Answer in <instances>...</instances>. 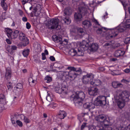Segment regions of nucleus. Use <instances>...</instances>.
<instances>
[{"label": "nucleus", "instance_id": "a211bd4d", "mask_svg": "<svg viewBox=\"0 0 130 130\" xmlns=\"http://www.w3.org/2000/svg\"><path fill=\"white\" fill-rule=\"evenodd\" d=\"M83 106L85 108L88 109L89 111L95 108L94 105L91 103L87 102L84 104Z\"/></svg>", "mask_w": 130, "mask_h": 130}, {"label": "nucleus", "instance_id": "3c124183", "mask_svg": "<svg viewBox=\"0 0 130 130\" xmlns=\"http://www.w3.org/2000/svg\"><path fill=\"white\" fill-rule=\"evenodd\" d=\"M121 82L122 83H127L129 82V79H123L121 80Z\"/></svg>", "mask_w": 130, "mask_h": 130}, {"label": "nucleus", "instance_id": "f03ea898", "mask_svg": "<svg viewBox=\"0 0 130 130\" xmlns=\"http://www.w3.org/2000/svg\"><path fill=\"white\" fill-rule=\"evenodd\" d=\"M88 7L82 3L79 7V13H76L74 15V19L77 22L81 21L83 19L82 13L84 15L87 14L88 12Z\"/></svg>", "mask_w": 130, "mask_h": 130}, {"label": "nucleus", "instance_id": "f3484780", "mask_svg": "<svg viewBox=\"0 0 130 130\" xmlns=\"http://www.w3.org/2000/svg\"><path fill=\"white\" fill-rule=\"evenodd\" d=\"M20 39L23 41L25 42V45H24L25 46L27 44L29 43V40L25 36V35L23 32H21L19 34Z\"/></svg>", "mask_w": 130, "mask_h": 130}, {"label": "nucleus", "instance_id": "bf43d9fd", "mask_svg": "<svg viewBox=\"0 0 130 130\" xmlns=\"http://www.w3.org/2000/svg\"><path fill=\"white\" fill-rule=\"evenodd\" d=\"M23 5H24L28 2V0H21Z\"/></svg>", "mask_w": 130, "mask_h": 130}, {"label": "nucleus", "instance_id": "0e129e2a", "mask_svg": "<svg viewBox=\"0 0 130 130\" xmlns=\"http://www.w3.org/2000/svg\"><path fill=\"white\" fill-rule=\"evenodd\" d=\"M19 12L20 15L21 16L23 14V12L21 10H19Z\"/></svg>", "mask_w": 130, "mask_h": 130}, {"label": "nucleus", "instance_id": "1a4fd4ad", "mask_svg": "<svg viewBox=\"0 0 130 130\" xmlns=\"http://www.w3.org/2000/svg\"><path fill=\"white\" fill-rule=\"evenodd\" d=\"M58 93L60 94V96L63 98H65L67 94L68 91V88L63 85H61L59 87L57 88Z\"/></svg>", "mask_w": 130, "mask_h": 130}, {"label": "nucleus", "instance_id": "473e14b6", "mask_svg": "<svg viewBox=\"0 0 130 130\" xmlns=\"http://www.w3.org/2000/svg\"><path fill=\"white\" fill-rule=\"evenodd\" d=\"M6 0H1V5L3 8L5 10H6L7 9V6L6 3L5 1Z\"/></svg>", "mask_w": 130, "mask_h": 130}, {"label": "nucleus", "instance_id": "c9c22d12", "mask_svg": "<svg viewBox=\"0 0 130 130\" xmlns=\"http://www.w3.org/2000/svg\"><path fill=\"white\" fill-rule=\"evenodd\" d=\"M106 29L107 28L105 27H102L101 28H99L96 32L98 34H101L103 32H105Z\"/></svg>", "mask_w": 130, "mask_h": 130}, {"label": "nucleus", "instance_id": "ddd939ff", "mask_svg": "<svg viewBox=\"0 0 130 130\" xmlns=\"http://www.w3.org/2000/svg\"><path fill=\"white\" fill-rule=\"evenodd\" d=\"M88 91L89 94L91 95H96L98 93V89L94 87H90L88 89Z\"/></svg>", "mask_w": 130, "mask_h": 130}, {"label": "nucleus", "instance_id": "4c0bfd02", "mask_svg": "<svg viewBox=\"0 0 130 130\" xmlns=\"http://www.w3.org/2000/svg\"><path fill=\"white\" fill-rule=\"evenodd\" d=\"M88 113H82L78 115V118L80 122L82 121L84 119V116L85 115L88 116Z\"/></svg>", "mask_w": 130, "mask_h": 130}, {"label": "nucleus", "instance_id": "39448f33", "mask_svg": "<svg viewBox=\"0 0 130 130\" xmlns=\"http://www.w3.org/2000/svg\"><path fill=\"white\" fill-rule=\"evenodd\" d=\"M72 10L69 8H67L64 10V14L65 17L61 18V22L62 23H64L67 24H69L71 22V20L67 16L71 15L72 13Z\"/></svg>", "mask_w": 130, "mask_h": 130}, {"label": "nucleus", "instance_id": "ea45409f", "mask_svg": "<svg viewBox=\"0 0 130 130\" xmlns=\"http://www.w3.org/2000/svg\"><path fill=\"white\" fill-rule=\"evenodd\" d=\"M29 52V50L28 49L24 50L22 53L24 56L25 57H27L28 55Z\"/></svg>", "mask_w": 130, "mask_h": 130}, {"label": "nucleus", "instance_id": "f704fd0d", "mask_svg": "<svg viewBox=\"0 0 130 130\" xmlns=\"http://www.w3.org/2000/svg\"><path fill=\"white\" fill-rule=\"evenodd\" d=\"M113 45L112 44L111 42L106 43L104 46V47L106 49L110 48L112 47Z\"/></svg>", "mask_w": 130, "mask_h": 130}, {"label": "nucleus", "instance_id": "dca6fc26", "mask_svg": "<svg viewBox=\"0 0 130 130\" xmlns=\"http://www.w3.org/2000/svg\"><path fill=\"white\" fill-rule=\"evenodd\" d=\"M98 118L99 122V125H101V122H102L104 123L105 121H106L108 122L107 125H111L109 124V121L107 120L108 119V118H107L105 115H102L100 116Z\"/></svg>", "mask_w": 130, "mask_h": 130}, {"label": "nucleus", "instance_id": "69168bd1", "mask_svg": "<svg viewBox=\"0 0 130 130\" xmlns=\"http://www.w3.org/2000/svg\"><path fill=\"white\" fill-rule=\"evenodd\" d=\"M44 53L46 55H48V51L46 50H45L44 51Z\"/></svg>", "mask_w": 130, "mask_h": 130}, {"label": "nucleus", "instance_id": "9b49d317", "mask_svg": "<svg viewBox=\"0 0 130 130\" xmlns=\"http://www.w3.org/2000/svg\"><path fill=\"white\" fill-rule=\"evenodd\" d=\"M108 122L106 121L104 123L101 122V125H99V127L97 126L96 129L97 130H112V129L111 125H107Z\"/></svg>", "mask_w": 130, "mask_h": 130}, {"label": "nucleus", "instance_id": "58836bf2", "mask_svg": "<svg viewBox=\"0 0 130 130\" xmlns=\"http://www.w3.org/2000/svg\"><path fill=\"white\" fill-rule=\"evenodd\" d=\"M69 54L72 56H76V51L74 49H72L69 52Z\"/></svg>", "mask_w": 130, "mask_h": 130}, {"label": "nucleus", "instance_id": "6ab92c4d", "mask_svg": "<svg viewBox=\"0 0 130 130\" xmlns=\"http://www.w3.org/2000/svg\"><path fill=\"white\" fill-rule=\"evenodd\" d=\"M17 46L14 45L9 46L7 47V51L8 53L12 55L14 52V51L17 49Z\"/></svg>", "mask_w": 130, "mask_h": 130}, {"label": "nucleus", "instance_id": "de8ad7c7", "mask_svg": "<svg viewBox=\"0 0 130 130\" xmlns=\"http://www.w3.org/2000/svg\"><path fill=\"white\" fill-rule=\"evenodd\" d=\"M16 123L20 127H22V126L23 124L22 122L21 121L17 120L16 121Z\"/></svg>", "mask_w": 130, "mask_h": 130}, {"label": "nucleus", "instance_id": "0eeeda50", "mask_svg": "<svg viewBox=\"0 0 130 130\" xmlns=\"http://www.w3.org/2000/svg\"><path fill=\"white\" fill-rule=\"evenodd\" d=\"M86 40H83L80 44V47L82 48V50L85 51L89 48V47L91 42L93 41V39L91 37L89 36L88 39L87 38Z\"/></svg>", "mask_w": 130, "mask_h": 130}, {"label": "nucleus", "instance_id": "bb28decb", "mask_svg": "<svg viewBox=\"0 0 130 130\" xmlns=\"http://www.w3.org/2000/svg\"><path fill=\"white\" fill-rule=\"evenodd\" d=\"M89 47L92 51L96 50L98 48V45L97 43H93V41L91 42Z\"/></svg>", "mask_w": 130, "mask_h": 130}, {"label": "nucleus", "instance_id": "e433bc0d", "mask_svg": "<svg viewBox=\"0 0 130 130\" xmlns=\"http://www.w3.org/2000/svg\"><path fill=\"white\" fill-rule=\"evenodd\" d=\"M5 30L7 36L9 38H10V37H11L10 36L12 32V30L9 28H7Z\"/></svg>", "mask_w": 130, "mask_h": 130}, {"label": "nucleus", "instance_id": "7c9ffc66", "mask_svg": "<svg viewBox=\"0 0 130 130\" xmlns=\"http://www.w3.org/2000/svg\"><path fill=\"white\" fill-rule=\"evenodd\" d=\"M0 103L4 105L6 104V98L4 95L2 94H0Z\"/></svg>", "mask_w": 130, "mask_h": 130}, {"label": "nucleus", "instance_id": "8fccbe9b", "mask_svg": "<svg viewBox=\"0 0 130 130\" xmlns=\"http://www.w3.org/2000/svg\"><path fill=\"white\" fill-rule=\"evenodd\" d=\"M124 42L126 44L130 43V37L126 38Z\"/></svg>", "mask_w": 130, "mask_h": 130}, {"label": "nucleus", "instance_id": "4d7b16f0", "mask_svg": "<svg viewBox=\"0 0 130 130\" xmlns=\"http://www.w3.org/2000/svg\"><path fill=\"white\" fill-rule=\"evenodd\" d=\"M86 123H84L82 125L81 127V129H83L86 126Z\"/></svg>", "mask_w": 130, "mask_h": 130}, {"label": "nucleus", "instance_id": "c85d7f7f", "mask_svg": "<svg viewBox=\"0 0 130 130\" xmlns=\"http://www.w3.org/2000/svg\"><path fill=\"white\" fill-rule=\"evenodd\" d=\"M124 51L121 50H118L116 51L114 54L115 56L116 57H118L120 56L123 55L124 54Z\"/></svg>", "mask_w": 130, "mask_h": 130}, {"label": "nucleus", "instance_id": "603ef678", "mask_svg": "<svg viewBox=\"0 0 130 130\" xmlns=\"http://www.w3.org/2000/svg\"><path fill=\"white\" fill-rule=\"evenodd\" d=\"M96 128L93 126H90L89 127V130H95Z\"/></svg>", "mask_w": 130, "mask_h": 130}, {"label": "nucleus", "instance_id": "412c9836", "mask_svg": "<svg viewBox=\"0 0 130 130\" xmlns=\"http://www.w3.org/2000/svg\"><path fill=\"white\" fill-rule=\"evenodd\" d=\"M41 6L39 5H37L36 7L34 8L33 12L35 13L36 16H37L41 12Z\"/></svg>", "mask_w": 130, "mask_h": 130}, {"label": "nucleus", "instance_id": "cd10ccee", "mask_svg": "<svg viewBox=\"0 0 130 130\" xmlns=\"http://www.w3.org/2000/svg\"><path fill=\"white\" fill-rule=\"evenodd\" d=\"M66 116V114L63 111H60L57 115L58 117L60 119H63Z\"/></svg>", "mask_w": 130, "mask_h": 130}, {"label": "nucleus", "instance_id": "393cba45", "mask_svg": "<svg viewBox=\"0 0 130 130\" xmlns=\"http://www.w3.org/2000/svg\"><path fill=\"white\" fill-rule=\"evenodd\" d=\"M68 69L71 70H73L76 73L78 74V75L81 74L82 72V70L80 68H79L78 69H76L73 67H68Z\"/></svg>", "mask_w": 130, "mask_h": 130}, {"label": "nucleus", "instance_id": "49530a36", "mask_svg": "<svg viewBox=\"0 0 130 130\" xmlns=\"http://www.w3.org/2000/svg\"><path fill=\"white\" fill-rule=\"evenodd\" d=\"M7 87L8 90L9 91H11L12 90L13 87L12 83L9 82V83L7 84Z\"/></svg>", "mask_w": 130, "mask_h": 130}, {"label": "nucleus", "instance_id": "e2e57ef3", "mask_svg": "<svg viewBox=\"0 0 130 130\" xmlns=\"http://www.w3.org/2000/svg\"><path fill=\"white\" fill-rule=\"evenodd\" d=\"M6 41L7 43L8 44H10L11 43V42L8 39H7L6 40Z\"/></svg>", "mask_w": 130, "mask_h": 130}, {"label": "nucleus", "instance_id": "864d4df0", "mask_svg": "<svg viewBox=\"0 0 130 130\" xmlns=\"http://www.w3.org/2000/svg\"><path fill=\"white\" fill-rule=\"evenodd\" d=\"M26 28L27 29H29L31 27V25L28 22L26 23Z\"/></svg>", "mask_w": 130, "mask_h": 130}, {"label": "nucleus", "instance_id": "09e8293b", "mask_svg": "<svg viewBox=\"0 0 130 130\" xmlns=\"http://www.w3.org/2000/svg\"><path fill=\"white\" fill-rule=\"evenodd\" d=\"M46 99L47 101L49 102H51L52 100V98H51L50 94L48 93L46 96Z\"/></svg>", "mask_w": 130, "mask_h": 130}, {"label": "nucleus", "instance_id": "4468645a", "mask_svg": "<svg viewBox=\"0 0 130 130\" xmlns=\"http://www.w3.org/2000/svg\"><path fill=\"white\" fill-rule=\"evenodd\" d=\"M121 91L122 93L120 95L118 94L119 97L125 101H128L129 100L128 98L129 96V93L126 91H124L123 92Z\"/></svg>", "mask_w": 130, "mask_h": 130}, {"label": "nucleus", "instance_id": "f8f14e48", "mask_svg": "<svg viewBox=\"0 0 130 130\" xmlns=\"http://www.w3.org/2000/svg\"><path fill=\"white\" fill-rule=\"evenodd\" d=\"M94 76L92 74H88L86 75L83 76L82 80L83 83L85 84H87L90 81L91 83V81H92V79L94 78Z\"/></svg>", "mask_w": 130, "mask_h": 130}, {"label": "nucleus", "instance_id": "79ce46f5", "mask_svg": "<svg viewBox=\"0 0 130 130\" xmlns=\"http://www.w3.org/2000/svg\"><path fill=\"white\" fill-rule=\"evenodd\" d=\"M80 50L79 49L78 50V52L76 51V56H80L83 55V51H84V50H82V48L80 47Z\"/></svg>", "mask_w": 130, "mask_h": 130}, {"label": "nucleus", "instance_id": "2f4dec72", "mask_svg": "<svg viewBox=\"0 0 130 130\" xmlns=\"http://www.w3.org/2000/svg\"><path fill=\"white\" fill-rule=\"evenodd\" d=\"M53 40L55 42H58L62 41V39L60 37L57 36L56 35H54L52 36Z\"/></svg>", "mask_w": 130, "mask_h": 130}, {"label": "nucleus", "instance_id": "338daca9", "mask_svg": "<svg viewBox=\"0 0 130 130\" xmlns=\"http://www.w3.org/2000/svg\"><path fill=\"white\" fill-rule=\"evenodd\" d=\"M22 72L24 73H25L27 72V70L26 69H24L22 70Z\"/></svg>", "mask_w": 130, "mask_h": 130}, {"label": "nucleus", "instance_id": "a878e982", "mask_svg": "<svg viewBox=\"0 0 130 130\" xmlns=\"http://www.w3.org/2000/svg\"><path fill=\"white\" fill-rule=\"evenodd\" d=\"M21 119L23 121L24 123L26 124L30 123L31 122V120L27 117L23 115H21Z\"/></svg>", "mask_w": 130, "mask_h": 130}, {"label": "nucleus", "instance_id": "052dcab7", "mask_svg": "<svg viewBox=\"0 0 130 130\" xmlns=\"http://www.w3.org/2000/svg\"><path fill=\"white\" fill-rule=\"evenodd\" d=\"M22 20L24 22H26L27 21V19L26 17H23L22 18Z\"/></svg>", "mask_w": 130, "mask_h": 130}, {"label": "nucleus", "instance_id": "774afa93", "mask_svg": "<svg viewBox=\"0 0 130 130\" xmlns=\"http://www.w3.org/2000/svg\"><path fill=\"white\" fill-rule=\"evenodd\" d=\"M53 105L52 104H49L47 105V107L49 108H50Z\"/></svg>", "mask_w": 130, "mask_h": 130}, {"label": "nucleus", "instance_id": "6e6552de", "mask_svg": "<svg viewBox=\"0 0 130 130\" xmlns=\"http://www.w3.org/2000/svg\"><path fill=\"white\" fill-rule=\"evenodd\" d=\"M106 104V97L104 96H100L97 97L94 102L95 105L103 106Z\"/></svg>", "mask_w": 130, "mask_h": 130}, {"label": "nucleus", "instance_id": "6e6d98bb", "mask_svg": "<svg viewBox=\"0 0 130 130\" xmlns=\"http://www.w3.org/2000/svg\"><path fill=\"white\" fill-rule=\"evenodd\" d=\"M42 59L43 60H44L46 58V57L45 56V54L44 53H42Z\"/></svg>", "mask_w": 130, "mask_h": 130}, {"label": "nucleus", "instance_id": "423d86ee", "mask_svg": "<svg viewBox=\"0 0 130 130\" xmlns=\"http://www.w3.org/2000/svg\"><path fill=\"white\" fill-rule=\"evenodd\" d=\"M121 93V90H118L116 91V94L114 96L117 105L120 108H122L124 107L125 103L126 102L121 99L119 96L118 94L120 95Z\"/></svg>", "mask_w": 130, "mask_h": 130}, {"label": "nucleus", "instance_id": "2eb2a0df", "mask_svg": "<svg viewBox=\"0 0 130 130\" xmlns=\"http://www.w3.org/2000/svg\"><path fill=\"white\" fill-rule=\"evenodd\" d=\"M23 88L22 84L21 83H18L14 87L13 91L16 94L19 93L22 91Z\"/></svg>", "mask_w": 130, "mask_h": 130}, {"label": "nucleus", "instance_id": "4be33fe9", "mask_svg": "<svg viewBox=\"0 0 130 130\" xmlns=\"http://www.w3.org/2000/svg\"><path fill=\"white\" fill-rule=\"evenodd\" d=\"M78 74L76 73L73 70H71L69 72V78L73 79H75Z\"/></svg>", "mask_w": 130, "mask_h": 130}, {"label": "nucleus", "instance_id": "5fc2aeb1", "mask_svg": "<svg viewBox=\"0 0 130 130\" xmlns=\"http://www.w3.org/2000/svg\"><path fill=\"white\" fill-rule=\"evenodd\" d=\"M123 71L126 73H128L130 72V70L129 69L127 68L124 70Z\"/></svg>", "mask_w": 130, "mask_h": 130}, {"label": "nucleus", "instance_id": "680f3d73", "mask_svg": "<svg viewBox=\"0 0 130 130\" xmlns=\"http://www.w3.org/2000/svg\"><path fill=\"white\" fill-rule=\"evenodd\" d=\"M124 130H130V124L126 127Z\"/></svg>", "mask_w": 130, "mask_h": 130}, {"label": "nucleus", "instance_id": "9d476101", "mask_svg": "<svg viewBox=\"0 0 130 130\" xmlns=\"http://www.w3.org/2000/svg\"><path fill=\"white\" fill-rule=\"evenodd\" d=\"M59 20L57 18L51 19L50 21L51 25H49V28L51 29L56 28L58 30L60 28V26L58 25Z\"/></svg>", "mask_w": 130, "mask_h": 130}, {"label": "nucleus", "instance_id": "72a5a7b5", "mask_svg": "<svg viewBox=\"0 0 130 130\" xmlns=\"http://www.w3.org/2000/svg\"><path fill=\"white\" fill-rule=\"evenodd\" d=\"M11 76V71L10 70L6 69L5 77L7 79L10 78Z\"/></svg>", "mask_w": 130, "mask_h": 130}, {"label": "nucleus", "instance_id": "f257e3e1", "mask_svg": "<svg viewBox=\"0 0 130 130\" xmlns=\"http://www.w3.org/2000/svg\"><path fill=\"white\" fill-rule=\"evenodd\" d=\"M129 27L130 19H128L126 20L125 23H121L118 27L110 31L109 33H107L106 35V39L115 37L118 35L119 32H123L127 28Z\"/></svg>", "mask_w": 130, "mask_h": 130}, {"label": "nucleus", "instance_id": "13d9d810", "mask_svg": "<svg viewBox=\"0 0 130 130\" xmlns=\"http://www.w3.org/2000/svg\"><path fill=\"white\" fill-rule=\"evenodd\" d=\"M50 59L52 61H54L55 60V57L53 56H51L50 57Z\"/></svg>", "mask_w": 130, "mask_h": 130}, {"label": "nucleus", "instance_id": "7ed1b4c3", "mask_svg": "<svg viewBox=\"0 0 130 130\" xmlns=\"http://www.w3.org/2000/svg\"><path fill=\"white\" fill-rule=\"evenodd\" d=\"M85 95L83 92H80L73 94L71 96V100L74 101L76 104H78L80 105L82 104V101L85 98Z\"/></svg>", "mask_w": 130, "mask_h": 130}, {"label": "nucleus", "instance_id": "c03bdc74", "mask_svg": "<svg viewBox=\"0 0 130 130\" xmlns=\"http://www.w3.org/2000/svg\"><path fill=\"white\" fill-rule=\"evenodd\" d=\"M121 85V83L118 84L116 82H113L112 83V86L115 88H116Z\"/></svg>", "mask_w": 130, "mask_h": 130}, {"label": "nucleus", "instance_id": "a19ab883", "mask_svg": "<svg viewBox=\"0 0 130 130\" xmlns=\"http://www.w3.org/2000/svg\"><path fill=\"white\" fill-rule=\"evenodd\" d=\"M11 119L12 123L13 124H15L16 121L17 120V116H12L11 117Z\"/></svg>", "mask_w": 130, "mask_h": 130}, {"label": "nucleus", "instance_id": "37998d69", "mask_svg": "<svg viewBox=\"0 0 130 130\" xmlns=\"http://www.w3.org/2000/svg\"><path fill=\"white\" fill-rule=\"evenodd\" d=\"M45 80L46 83H48L52 80V78L50 76L47 75L45 78Z\"/></svg>", "mask_w": 130, "mask_h": 130}, {"label": "nucleus", "instance_id": "5701e85b", "mask_svg": "<svg viewBox=\"0 0 130 130\" xmlns=\"http://www.w3.org/2000/svg\"><path fill=\"white\" fill-rule=\"evenodd\" d=\"M69 72H62L59 73L60 78L62 79H65L67 78H69Z\"/></svg>", "mask_w": 130, "mask_h": 130}, {"label": "nucleus", "instance_id": "a18cd8bd", "mask_svg": "<svg viewBox=\"0 0 130 130\" xmlns=\"http://www.w3.org/2000/svg\"><path fill=\"white\" fill-rule=\"evenodd\" d=\"M92 21L94 22V24L96 25V26L94 27H98V26L100 25V24H99L98 22L97 21V20H96L94 18L92 19Z\"/></svg>", "mask_w": 130, "mask_h": 130}, {"label": "nucleus", "instance_id": "aec40b11", "mask_svg": "<svg viewBox=\"0 0 130 130\" xmlns=\"http://www.w3.org/2000/svg\"><path fill=\"white\" fill-rule=\"evenodd\" d=\"M82 25L84 28H88L91 26L92 24L89 20H85L83 22Z\"/></svg>", "mask_w": 130, "mask_h": 130}, {"label": "nucleus", "instance_id": "c756f323", "mask_svg": "<svg viewBox=\"0 0 130 130\" xmlns=\"http://www.w3.org/2000/svg\"><path fill=\"white\" fill-rule=\"evenodd\" d=\"M19 33V31L18 30H15L14 32H12L10 36L11 37L9 38L11 39L16 38L18 37Z\"/></svg>", "mask_w": 130, "mask_h": 130}, {"label": "nucleus", "instance_id": "b1692460", "mask_svg": "<svg viewBox=\"0 0 130 130\" xmlns=\"http://www.w3.org/2000/svg\"><path fill=\"white\" fill-rule=\"evenodd\" d=\"M94 78L92 79V81H91V84L94 86H98L101 85V82L99 79L95 80Z\"/></svg>", "mask_w": 130, "mask_h": 130}, {"label": "nucleus", "instance_id": "20e7f679", "mask_svg": "<svg viewBox=\"0 0 130 130\" xmlns=\"http://www.w3.org/2000/svg\"><path fill=\"white\" fill-rule=\"evenodd\" d=\"M85 34V30L82 28H79L76 30L75 28L70 30V35L72 38L76 40L82 37Z\"/></svg>", "mask_w": 130, "mask_h": 130}]
</instances>
